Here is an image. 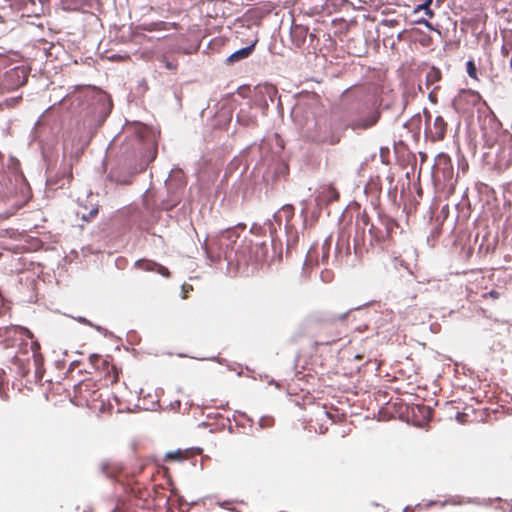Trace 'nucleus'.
<instances>
[{"label": "nucleus", "instance_id": "obj_1", "mask_svg": "<svg viewBox=\"0 0 512 512\" xmlns=\"http://www.w3.org/2000/svg\"><path fill=\"white\" fill-rule=\"evenodd\" d=\"M344 131L345 123L342 121V117L334 115L319 119L315 123L314 129L310 131L309 138L317 143L335 145L340 141Z\"/></svg>", "mask_w": 512, "mask_h": 512}, {"label": "nucleus", "instance_id": "obj_2", "mask_svg": "<svg viewBox=\"0 0 512 512\" xmlns=\"http://www.w3.org/2000/svg\"><path fill=\"white\" fill-rule=\"evenodd\" d=\"M342 121L345 123V130L351 128L354 131L365 130L374 126L379 120V113L368 107H358L344 113Z\"/></svg>", "mask_w": 512, "mask_h": 512}, {"label": "nucleus", "instance_id": "obj_3", "mask_svg": "<svg viewBox=\"0 0 512 512\" xmlns=\"http://www.w3.org/2000/svg\"><path fill=\"white\" fill-rule=\"evenodd\" d=\"M28 74L29 71L25 66H15L3 74L0 87L8 91L16 90L26 83Z\"/></svg>", "mask_w": 512, "mask_h": 512}, {"label": "nucleus", "instance_id": "obj_4", "mask_svg": "<svg viewBox=\"0 0 512 512\" xmlns=\"http://www.w3.org/2000/svg\"><path fill=\"white\" fill-rule=\"evenodd\" d=\"M447 122L441 115H436L430 125H426L424 136L431 142L442 141L446 135Z\"/></svg>", "mask_w": 512, "mask_h": 512}, {"label": "nucleus", "instance_id": "obj_5", "mask_svg": "<svg viewBox=\"0 0 512 512\" xmlns=\"http://www.w3.org/2000/svg\"><path fill=\"white\" fill-rule=\"evenodd\" d=\"M245 225L239 224L234 228H229L220 233L218 236V243L221 248H224V253L227 254L229 250H234V245L239 238L238 230L244 229Z\"/></svg>", "mask_w": 512, "mask_h": 512}, {"label": "nucleus", "instance_id": "obj_6", "mask_svg": "<svg viewBox=\"0 0 512 512\" xmlns=\"http://www.w3.org/2000/svg\"><path fill=\"white\" fill-rule=\"evenodd\" d=\"M236 253L242 254L243 260L247 262H262L266 259L268 254V246L266 243H255L249 250V254L246 257L245 256V250L244 247L241 249H237Z\"/></svg>", "mask_w": 512, "mask_h": 512}, {"label": "nucleus", "instance_id": "obj_7", "mask_svg": "<svg viewBox=\"0 0 512 512\" xmlns=\"http://www.w3.org/2000/svg\"><path fill=\"white\" fill-rule=\"evenodd\" d=\"M339 192L332 184L323 185L320 187L319 192L315 198L317 206L328 205L329 203L338 200Z\"/></svg>", "mask_w": 512, "mask_h": 512}, {"label": "nucleus", "instance_id": "obj_8", "mask_svg": "<svg viewBox=\"0 0 512 512\" xmlns=\"http://www.w3.org/2000/svg\"><path fill=\"white\" fill-rule=\"evenodd\" d=\"M91 382H82L76 387V393L87 405L97 400V391L91 390Z\"/></svg>", "mask_w": 512, "mask_h": 512}, {"label": "nucleus", "instance_id": "obj_9", "mask_svg": "<svg viewBox=\"0 0 512 512\" xmlns=\"http://www.w3.org/2000/svg\"><path fill=\"white\" fill-rule=\"evenodd\" d=\"M331 243H332V239H331V236L327 237L323 243L320 245V247H318V245L316 246H313L309 251H308V258L310 261L313 260V257H314V254L315 253H319V249H320V253H321V259H320V262L321 263H327L328 259H329V251H330V248H331Z\"/></svg>", "mask_w": 512, "mask_h": 512}, {"label": "nucleus", "instance_id": "obj_10", "mask_svg": "<svg viewBox=\"0 0 512 512\" xmlns=\"http://www.w3.org/2000/svg\"><path fill=\"white\" fill-rule=\"evenodd\" d=\"M135 267L144 271H156L157 273L168 277L170 275L168 269L154 261L140 259L135 262Z\"/></svg>", "mask_w": 512, "mask_h": 512}, {"label": "nucleus", "instance_id": "obj_11", "mask_svg": "<svg viewBox=\"0 0 512 512\" xmlns=\"http://www.w3.org/2000/svg\"><path fill=\"white\" fill-rule=\"evenodd\" d=\"M308 30L302 25L293 24L290 30V36L292 42L296 47H300L304 44L307 37Z\"/></svg>", "mask_w": 512, "mask_h": 512}, {"label": "nucleus", "instance_id": "obj_12", "mask_svg": "<svg viewBox=\"0 0 512 512\" xmlns=\"http://www.w3.org/2000/svg\"><path fill=\"white\" fill-rule=\"evenodd\" d=\"M478 94L477 93H474L472 91H462L458 97L454 100V106H455V109L458 110V111H464L466 110L462 103L464 101L466 102H472V103H475L478 99Z\"/></svg>", "mask_w": 512, "mask_h": 512}, {"label": "nucleus", "instance_id": "obj_13", "mask_svg": "<svg viewBox=\"0 0 512 512\" xmlns=\"http://www.w3.org/2000/svg\"><path fill=\"white\" fill-rule=\"evenodd\" d=\"M294 216V208L292 205H284L279 211H277L274 215V219L279 224L282 221H285V225L287 226Z\"/></svg>", "mask_w": 512, "mask_h": 512}, {"label": "nucleus", "instance_id": "obj_14", "mask_svg": "<svg viewBox=\"0 0 512 512\" xmlns=\"http://www.w3.org/2000/svg\"><path fill=\"white\" fill-rule=\"evenodd\" d=\"M343 254L345 256L350 254V245L348 237L344 233H341L336 243L335 256L336 258H342Z\"/></svg>", "mask_w": 512, "mask_h": 512}, {"label": "nucleus", "instance_id": "obj_15", "mask_svg": "<svg viewBox=\"0 0 512 512\" xmlns=\"http://www.w3.org/2000/svg\"><path fill=\"white\" fill-rule=\"evenodd\" d=\"M254 46H255V43H252L249 46H246L244 48H241V49L235 51L227 58V62L234 63L239 60L247 58L253 52Z\"/></svg>", "mask_w": 512, "mask_h": 512}, {"label": "nucleus", "instance_id": "obj_16", "mask_svg": "<svg viewBox=\"0 0 512 512\" xmlns=\"http://www.w3.org/2000/svg\"><path fill=\"white\" fill-rule=\"evenodd\" d=\"M169 23L164 21L142 23L136 27L137 30L142 31H164L169 29Z\"/></svg>", "mask_w": 512, "mask_h": 512}, {"label": "nucleus", "instance_id": "obj_17", "mask_svg": "<svg viewBox=\"0 0 512 512\" xmlns=\"http://www.w3.org/2000/svg\"><path fill=\"white\" fill-rule=\"evenodd\" d=\"M63 176H67L66 179H62L61 181H54L53 179H48V183L50 185H57L59 188H63L66 184H69L73 175H72V165L71 164H67V165H64L63 166Z\"/></svg>", "mask_w": 512, "mask_h": 512}, {"label": "nucleus", "instance_id": "obj_18", "mask_svg": "<svg viewBox=\"0 0 512 512\" xmlns=\"http://www.w3.org/2000/svg\"><path fill=\"white\" fill-rule=\"evenodd\" d=\"M31 350H32V355H33L35 366L39 367L42 363L43 358H42L41 354L39 353L40 345L37 341H33L31 343Z\"/></svg>", "mask_w": 512, "mask_h": 512}, {"label": "nucleus", "instance_id": "obj_19", "mask_svg": "<svg viewBox=\"0 0 512 512\" xmlns=\"http://www.w3.org/2000/svg\"><path fill=\"white\" fill-rule=\"evenodd\" d=\"M432 3V0H426L424 3L418 5L416 8H415V12H418L420 10H423V12L425 13V15L428 17V18H433L434 17V12L432 11V9L430 8V5Z\"/></svg>", "mask_w": 512, "mask_h": 512}, {"label": "nucleus", "instance_id": "obj_20", "mask_svg": "<svg viewBox=\"0 0 512 512\" xmlns=\"http://www.w3.org/2000/svg\"><path fill=\"white\" fill-rule=\"evenodd\" d=\"M7 332L8 333H13V334H19L21 336L27 335L29 337H32L30 331L25 329V328H22V327H11V328L7 329Z\"/></svg>", "mask_w": 512, "mask_h": 512}, {"label": "nucleus", "instance_id": "obj_21", "mask_svg": "<svg viewBox=\"0 0 512 512\" xmlns=\"http://www.w3.org/2000/svg\"><path fill=\"white\" fill-rule=\"evenodd\" d=\"M98 213V207L95 206V207H92L88 213H85V212H82L81 213V218L85 221H89L91 220L92 218H94Z\"/></svg>", "mask_w": 512, "mask_h": 512}, {"label": "nucleus", "instance_id": "obj_22", "mask_svg": "<svg viewBox=\"0 0 512 512\" xmlns=\"http://www.w3.org/2000/svg\"><path fill=\"white\" fill-rule=\"evenodd\" d=\"M467 73L471 78H477V70L475 64L472 61L467 62Z\"/></svg>", "mask_w": 512, "mask_h": 512}, {"label": "nucleus", "instance_id": "obj_23", "mask_svg": "<svg viewBox=\"0 0 512 512\" xmlns=\"http://www.w3.org/2000/svg\"><path fill=\"white\" fill-rule=\"evenodd\" d=\"M423 115H424V118H425V126L426 125H430L433 122V119H434L432 113L428 109L424 108L423 109Z\"/></svg>", "mask_w": 512, "mask_h": 512}, {"label": "nucleus", "instance_id": "obj_24", "mask_svg": "<svg viewBox=\"0 0 512 512\" xmlns=\"http://www.w3.org/2000/svg\"><path fill=\"white\" fill-rule=\"evenodd\" d=\"M182 456L181 451L169 452L166 454V460H180Z\"/></svg>", "mask_w": 512, "mask_h": 512}, {"label": "nucleus", "instance_id": "obj_25", "mask_svg": "<svg viewBox=\"0 0 512 512\" xmlns=\"http://www.w3.org/2000/svg\"><path fill=\"white\" fill-rule=\"evenodd\" d=\"M259 424L261 427H270L273 424V419L270 417H262Z\"/></svg>", "mask_w": 512, "mask_h": 512}, {"label": "nucleus", "instance_id": "obj_26", "mask_svg": "<svg viewBox=\"0 0 512 512\" xmlns=\"http://www.w3.org/2000/svg\"><path fill=\"white\" fill-rule=\"evenodd\" d=\"M427 78L429 81H437L440 78V73L438 70H432L428 75Z\"/></svg>", "mask_w": 512, "mask_h": 512}, {"label": "nucleus", "instance_id": "obj_27", "mask_svg": "<svg viewBox=\"0 0 512 512\" xmlns=\"http://www.w3.org/2000/svg\"><path fill=\"white\" fill-rule=\"evenodd\" d=\"M390 226H392V224H391V223H386L385 233H384V234L382 233L380 236H376V241L380 242L381 240H384V238H385L386 236H388V235H389V229H390Z\"/></svg>", "mask_w": 512, "mask_h": 512}, {"label": "nucleus", "instance_id": "obj_28", "mask_svg": "<svg viewBox=\"0 0 512 512\" xmlns=\"http://www.w3.org/2000/svg\"><path fill=\"white\" fill-rule=\"evenodd\" d=\"M508 45H510V39H507L506 44H504V45L501 47V54H502L503 56H508V54H509Z\"/></svg>", "mask_w": 512, "mask_h": 512}, {"label": "nucleus", "instance_id": "obj_29", "mask_svg": "<svg viewBox=\"0 0 512 512\" xmlns=\"http://www.w3.org/2000/svg\"><path fill=\"white\" fill-rule=\"evenodd\" d=\"M487 296H489V297H491V298H493V299H498V298H499V296H500V294H499V292H498V291H496V290H491V291H489L488 293L484 294V297H487Z\"/></svg>", "mask_w": 512, "mask_h": 512}, {"label": "nucleus", "instance_id": "obj_30", "mask_svg": "<svg viewBox=\"0 0 512 512\" xmlns=\"http://www.w3.org/2000/svg\"><path fill=\"white\" fill-rule=\"evenodd\" d=\"M417 23L418 24H422V25L426 26L429 29H432L431 23L428 20H426V19H420V20L417 21Z\"/></svg>", "mask_w": 512, "mask_h": 512}, {"label": "nucleus", "instance_id": "obj_31", "mask_svg": "<svg viewBox=\"0 0 512 512\" xmlns=\"http://www.w3.org/2000/svg\"><path fill=\"white\" fill-rule=\"evenodd\" d=\"M348 313H343L337 317L338 320H344Z\"/></svg>", "mask_w": 512, "mask_h": 512}, {"label": "nucleus", "instance_id": "obj_32", "mask_svg": "<svg viewBox=\"0 0 512 512\" xmlns=\"http://www.w3.org/2000/svg\"><path fill=\"white\" fill-rule=\"evenodd\" d=\"M165 65H166V67H167L168 69H174V68H175V66H174V65H172L170 62H166V64H165Z\"/></svg>", "mask_w": 512, "mask_h": 512}, {"label": "nucleus", "instance_id": "obj_33", "mask_svg": "<svg viewBox=\"0 0 512 512\" xmlns=\"http://www.w3.org/2000/svg\"><path fill=\"white\" fill-rule=\"evenodd\" d=\"M429 99H430L431 101H433V102H436V99L432 96V94H431V93L429 94Z\"/></svg>", "mask_w": 512, "mask_h": 512}, {"label": "nucleus", "instance_id": "obj_34", "mask_svg": "<svg viewBox=\"0 0 512 512\" xmlns=\"http://www.w3.org/2000/svg\"><path fill=\"white\" fill-rule=\"evenodd\" d=\"M270 91H273V92H276L275 89L273 87H270L269 88Z\"/></svg>", "mask_w": 512, "mask_h": 512}, {"label": "nucleus", "instance_id": "obj_35", "mask_svg": "<svg viewBox=\"0 0 512 512\" xmlns=\"http://www.w3.org/2000/svg\"><path fill=\"white\" fill-rule=\"evenodd\" d=\"M373 229L374 227L372 226L370 229H369V232L372 233L373 232Z\"/></svg>", "mask_w": 512, "mask_h": 512}, {"label": "nucleus", "instance_id": "obj_36", "mask_svg": "<svg viewBox=\"0 0 512 512\" xmlns=\"http://www.w3.org/2000/svg\"><path fill=\"white\" fill-rule=\"evenodd\" d=\"M403 512H406V509Z\"/></svg>", "mask_w": 512, "mask_h": 512}]
</instances>
